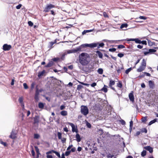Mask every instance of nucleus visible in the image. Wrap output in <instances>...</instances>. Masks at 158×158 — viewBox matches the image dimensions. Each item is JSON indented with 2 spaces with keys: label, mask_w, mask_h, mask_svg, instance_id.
Instances as JSON below:
<instances>
[{
  "label": "nucleus",
  "mask_w": 158,
  "mask_h": 158,
  "mask_svg": "<svg viewBox=\"0 0 158 158\" xmlns=\"http://www.w3.org/2000/svg\"><path fill=\"white\" fill-rule=\"evenodd\" d=\"M128 27V24L127 23H123L120 26V28L123 29V30H126V29H124V28H126Z\"/></svg>",
  "instance_id": "nucleus-15"
},
{
  "label": "nucleus",
  "mask_w": 158,
  "mask_h": 158,
  "mask_svg": "<svg viewBox=\"0 0 158 158\" xmlns=\"http://www.w3.org/2000/svg\"><path fill=\"white\" fill-rule=\"evenodd\" d=\"M57 136L58 138L59 139H61L62 138L61 137V134L60 132H58L57 133Z\"/></svg>",
  "instance_id": "nucleus-39"
},
{
  "label": "nucleus",
  "mask_w": 158,
  "mask_h": 158,
  "mask_svg": "<svg viewBox=\"0 0 158 158\" xmlns=\"http://www.w3.org/2000/svg\"><path fill=\"white\" fill-rule=\"evenodd\" d=\"M125 48V46L123 45H119L118 46V48L119 49L123 48Z\"/></svg>",
  "instance_id": "nucleus-46"
},
{
  "label": "nucleus",
  "mask_w": 158,
  "mask_h": 158,
  "mask_svg": "<svg viewBox=\"0 0 158 158\" xmlns=\"http://www.w3.org/2000/svg\"><path fill=\"white\" fill-rule=\"evenodd\" d=\"M156 52V50L153 49H149L148 52H144V55H147L149 53H152Z\"/></svg>",
  "instance_id": "nucleus-13"
},
{
  "label": "nucleus",
  "mask_w": 158,
  "mask_h": 158,
  "mask_svg": "<svg viewBox=\"0 0 158 158\" xmlns=\"http://www.w3.org/2000/svg\"><path fill=\"white\" fill-rule=\"evenodd\" d=\"M73 145L71 144V145H69V146L68 147V148L67 149V150L68 151L71 148L73 147Z\"/></svg>",
  "instance_id": "nucleus-62"
},
{
  "label": "nucleus",
  "mask_w": 158,
  "mask_h": 158,
  "mask_svg": "<svg viewBox=\"0 0 158 158\" xmlns=\"http://www.w3.org/2000/svg\"><path fill=\"white\" fill-rule=\"evenodd\" d=\"M76 149L74 147V148H72L71 149V150H70V151H71V152H75Z\"/></svg>",
  "instance_id": "nucleus-63"
},
{
  "label": "nucleus",
  "mask_w": 158,
  "mask_h": 158,
  "mask_svg": "<svg viewBox=\"0 0 158 158\" xmlns=\"http://www.w3.org/2000/svg\"><path fill=\"white\" fill-rule=\"evenodd\" d=\"M147 120L146 117H143L142 118V121L143 122L145 123Z\"/></svg>",
  "instance_id": "nucleus-44"
},
{
  "label": "nucleus",
  "mask_w": 158,
  "mask_h": 158,
  "mask_svg": "<svg viewBox=\"0 0 158 158\" xmlns=\"http://www.w3.org/2000/svg\"><path fill=\"white\" fill-rule=\"evenodd\" d=\"M39 93L38 91V89H37L35 91V93L34 97L35 99L36 102L38 101L39 100Z\"/></svg>",
  "instance_id": "nucleus-10"
},
{
  "label": "nucleus",
  "mask_w": 158,
  "mask_h": 158,
  "mask_svg": "<svg viewBox=\"0 0 158 158\" xmlns=\"http://www.w3.org/2000/svg\"><path fill=\"white\" fill-rule=\"evenodd\" d=\"M98 43H93L90 44H83L81 45V47L82 49L84 50V48L86 47H89L91 48H95L98 45Z\"/></svg>",
  "instance_id": "nucleus-2"
},
{
  "label": "nucleus",
  "mask_w": 158,
  "mask_h": 158,
  "mask_svg": "<svg viewBox=\"0 0 158 158\" xmlns=\"http://www.w3.org/2000/svg\"><path fill=\"white\" fill-rule=\"evenodd\" d=\"M16 134L15 133V130L14 129H12L10 135L9 136V137L12 139H15L16 137Z\"/></svg>",
  "instance_id": "nucleus-6"
},
{
  "label": "nucleus",
  "mask_w": 158,
  "mask_h": 158,
  "mask_svg": "<svg viewBox=\"0 0 158 158\" xmlns=\"http://www.w3.org/2000/svg\"><path fill=\"white\" fill-rule=\"evenodd\" d=\"M45 72V71L44 70L41 72H39L38 73V77L39 78H40L41 77L43 76Z\"/></svg>",
  "instance_id": "nucleus-17"
},
{
  "label": "nucleus",
  "mask_w": 158,
  "mask_h": 158,
  "mask_svg": "<svg viewBox=\"0 0 158 158\" xmlns=\"http://www.w3.org/2000/svg\"><path fill=\"white\" fill-rule=\"evenodd\" d=\"M61 141L63 143H64L66 142V139L64 138H62L61 139Z\"/></svg>",
  "instance_id": "nucleus-55"
},
{
  "label": "nucleus",
  "mask_w": 158,
  "mask_h": 158,
  "mask_svg": "<svg viewBox=\"0 0 158 158\" xmlns=\"http://www.w3.org/2000/svg\"><path fill=\"white\" fill-rule=\"evenodd\" d=\"M55 7V5L51 4H48L46 6L43 11L47 13L52 8Z\"/></svg>",
  "instance_id": "nucleus-5"
},
{
  "label": "nucleus",
  "mask_w": 158,
  "mask_h": 158,
  "mask_svg": "<svg viewBox=\"0 0 158 158\" xmlns=\"http://www.w3.org/2000/svg\"><path fill=\"white\" fill-rule=\"evenodd\" d=\"M145 68V67H144L143 66H140L139 68L137 69V71L139 72H141Z\"/></svg>",
  "instance_id": "nucleus-24"
},
{
  "label": "nucleus",
  "mask_w": 158,
  "mask_h": 158,
  "mask_svg": "<svg viewBox=\"0 0 158 158\" xmlns=\"http://www.w3.org/2000/svg\"><path fill=\"white\" fill-rule=\"evenodd\" d=\"M109 50L110 52H114L116 51V48H110L109 49Z\"/></svg>",
  "instance_id": "nucleus-42"
},
{
  "label": "nucleus",
  "mask_w": 158,
  "mask_h": 158,
  "mask_svg": "<svg viewBox=\"0 0 158 158\" xmlns=\"http://www.w3.org/2000/svg\"><path fill=\"white\" fill-rule=\"evenodd\" d=\"M145 76V74L143 73L140 75L139 76V78H143Z\"/></svg>",
  "instance_id": "nucleus-59"
},
{
  "label": "nucleus",
  "mask_w": 158,
  "mask_h": 158,
  "mask_svg": "<svg viewBox=\"0 0 158 158\" xmlns=\"http://www.w3.org/2000/svg\"><path fill=\"white\" fill-rule=\"evenodd\" d=\"M19 101L20 103H22L23 102V98L22 97H20L19 99Z\"/></svg>",
  "instance_id": "nucleus-48"
},
{
  "label": "nucleus",
  "mask_w": 158,
  "mask_h": 158,
  "mask_svg": "<svg viewBox=\"0 0 158 158\" xmlns=\"http://www.w3.org/2000/svg\"><path fill=\"white\" fill-rule=\"evenodd\" d=\"M86 125L87 127L89 128H90L91 127V124L87 121L86 122Z\"/></svg>",
  "instance_id": "nucleus-37"
},
{
  "label": "nucleus",
  "mask_w": 158,
  "mask_h": 158,
  "mask_svg": "<svg viewBox=\"0 0 158 158\" xmlns=\"http://www.w3.org/2000/svg\"><path fill=\"white\" fill-rule=\"evenodd\" d=\"M146 61L144 59H143L142 60V61L141 63V65L140 66H143L144 67H146Z\"/></svg>",
  "instance_id": "nucleus-21"
},
{
  "label": "nucleus",
  "mask_w": 158,
  "mask_h": 158,
  "mask_svg": "<svg viewBox=\"0 0 158 158\" xmlns=\"http://www.w3.org/2000/svg\"><path fill=\"white\" fill-rule=\"evenodd\" d=\"M21 6H22V5L19 4V5L16 6V8L17 9H20V8L21 7Z\"/></svg>",
  "instance_id": "nucleus-57"
},
{
  "label": "nucleus",
  "mask_w": 158,
  "mask_h": 158,
  "mask_svg": "<svg viewBox=\"0 0 158 158\" xmlns=\"http://www.w3.org/2000/svg\"><path fill=\"white\" fill-rule=\"evenodd\" d=\"M56 43V41L55 40L54 42H50L49 43L48 47L51 48L53 45Z\"/></svg>",
  "instance_id": "nucleus-29"
},
{
  "label": "nucleus",
  "mask_w": 158,
  "mask_h": 158,
  "mask_svg": "<svg viewBox=\"0 0 158 158\" xmlns=\"http://www.w3.org/2000/svg\"><path fill=\"white\" fill-rule=\"evenodd\" d=\"M146 151L145 150H143L141 153V156L142 157L144 156H146Z\"/></svg>",
  "instance_id": "nucleus-33"
},
{
  "label": "nucleus",
  "mask_w": 158,
  "mask_h": 158,
  "mask_svg": "<svg viewBox=\"0 0 158 158\" xmlns=\"http://www.w3.org/2000/svg\"><path fill=\"white\" fill-rule=\"evenodd\" d=\"M0 143L2 145H3L5 147L7 146V144L6 142H3L1 139H0Z\"/></svg>",
  "instance_id": "nucleus-35"
},
{
  "label": "nucleus",
  "mask_w": 158,
  "mask_h": 158,
  "mask_svg": "<svg viewBox=\"0 0 158 158\" xmlns=\"http://www.w3.org/2000/svg\"><path fill=\"white\" fill-rule=\"evenodd\" d=\"M65 108V106L64 105H61L60 107V110H63Z\"/></svg>",
  "instance_id": "nucleus-61"
},
{
  "label": "nucleus",
  "mask_w": 158,
  "mask_h": 158,
  "mask_svg": "<svg viewBox=\"0 0 158 158\" xmlns=\"http://www.w3.org/2000/svg\"><path fill=\"white\" fill-rule=\"evenodd\" d=\"M44 105L43 103L40 102L38 104V107L42 109L44 108Z\"/></svg>",
  "instance_id": "nucleus-31"
},
{
  "label": "nucleus",
  "mask_w": 158,
  "mask_h": 158,
  "mask_svg": "<svg viewBox=\"0 0 158 158\" xmlns=\"http://www.w3.org/2000/svg\"><path fill=\"white\" fill-rule=\"evenodd\" d=\"M138 18L140 19L146 20L147 19V18L146 17L144 16H140Z\"/></svg>",
  "instance_id": "nucleus-41"
},
{
  "label": "nucleus",
  "mask_w": 158,
  "mask_h": 158,
  "mask_svg": "<svg viewBox=\"0 0 158 158\" xmlns=\"http://www.w3.org/2000/svg\"><path fill=\"white\" fill-rule=\"evenodd\" d=\"M98 72L100 74H102L103 72V70L102 69L100 68L98 69Z\"/></svg>",
  "instance_id": "nucleus-34"
},
{
  "label": "nucleus",
  "mask_w": 158,
  "mask_h": 158,
  "mask_svg": "<svg viewBox=\"0 0 158 158\" xmlns=\"http://www.w3.org/2000/svg\"><path fill=\"white\" fill-rule=\"evenodd\" d=\"M114 156L113 155H111L109 153L107 155V157L108 158H112Z\"/></svg>",
  "instance_id": "nucleus-49"
},
{
  "label": "nucleus",
  "mask_w": 158,
  "mask_h": 158,
  "mask_svg": "<svg viewBox=\"0 0 158 158\" xmlns=\"http://www.w3.org/2000/svg\"><path fill=\"white\" fill-rule=\"evenodd\" d=\"M83 88V86L81 85H77V89L78 90H80Z\"/></svg>",
  "instance_id": "nucleus-40"
},
{
  "label": "nucleus",
  "mask_w": 158,
  "mask_h": 158,
  "mask_svg": "<svg viewBox=\"0 0 158 158\" xmlns=\"http://www.w3.org/2000/svg\"><path fill=\"white\" fill-rule=\"evenodd\" d=\"M34 123L38 124L39 123V117L38 116L36 115L34 118Z\"/></svg>",
  "instance_id": "nucleus-12"
},
{
  "label": "nucleus",
  "mask_w": 158,
  "mask_h": 158,
  "mask_svg": "<svg viewBox=\"0 0 158 158\" xmlns=\"http://www.w3.org/2000/svg\"><path fill=\"white\" fill-rule=\"evenodd\" d=\"M96 85L97 83L95 82H94L91 85V86L92 87H94L95 86H96Z\"/></svg>",
  "instance_id": "nucleus-60"
},
{
  "label": "nucleus",
  "mask_w": 158,
  "mask_h": 158,
  "mask_svg": "<svg viewBox=\"0 0 158 158\" xmlns=\"http://www.w3.org/2000/svg\"><path fill=\"white\" fill-rule=\"evenodd\" d=\"M53 63L52 61L49 62L46 66L45 67L47 68L50 67L53 64Z\"/></svg>",
  "instance_id": "nucleus-26"
},
{
  "label": "nucleus",
  "mask_w": 158,
  "mask_h": 158,
  "mask_svg": "<svg viewBox=\"0 0 158 158\" xmlns=\"http://www.w3.org/2000/svg\"><path fill=\"white\" fill-rule=\"evenodd\" d=\"M81 112L84 115L86 116L89 113V109L87 106L81 105Z\"/></svg>",
  "instance_id": "nucleus-4"
},
{
  "label": "nucleus",
  "mask_w": 158,
  "mask_h": 158,
  "mask_svg": "<svg viewBox=\"0 0 158 158\" xmlns=\"http://www.w3.org/2000/svg\"><path fill=\"white\" fill-rule=\"evenodd\" d=\"M60 114L62 116H66L68 114L67 112L65 110H63L60 112Z\"/></svg>",
  "instance_id": "nucleus-27"
},
{
  "label": "nucleus",
  "mask_w": 158,
  "mask_h": 158,
  "mask_svg": "<svg viewBox=\"0 0 158 158\" xmlns=\"http://www.w3.org/2000/svg\"><path fill=\"white\" fill-rule=\"evenodd\" d=\"M107 87L108 86L107 85H104V87L101 89V90L105 93H106L107 92Z\"/></svg>",
  "instance_id": "nucleus-19"
},
{
  "label": "nucleus",
  "mask_w": 158,
  "mask_h": 158,
  "mask_svg": "<svg viewBox=\"0 0 158 158\" xmlns=\"http://www.w3.org/2000/svg\"><path fill=\"white\" fill-rule=\"evenodd\" d=\"M90 57L89 55L86 53H82L79 56V60L83 65H87L89 62Z\"/></svg>",
  "instance_id": "nucleus-1"
},
{
  "label": "nucleus",
  "mask_w": 158,
  "mask_h": 158,
  "mask_svg": "<svg viewBox=\"0 0 158 158\" xmlns=\"http://www.w3.org/2000/svg\"><path fill=\"white\" fill-rule=\"evenodd\" d=\"M71 152V151H66L65 152V156H68L70 154Z\"/></svg>",
  "instance_id": "nucleus-45"
},
{
  "label": "nucleus",
  "mask_w": 158,
  "mask_h": 158,
  "mask_svg": "<svg viewBox=\"0 0 158 158\" xmlns=\"http://www.w3.org/2000/svg\"><path fill=\"white\" fill-rule=\"evenodd\" d=\"M93 30H84L82 32V35H84L86 34V33H89L93 31Z\"/></svg>",
  "instance_id": "nucleus-25"
},
{
  "label": "nucleus",
  "mask_w": 158,
  "mask_h": 158,
  "mask_svg": "<svg viewBox=\"0 0 158 158\" xmlns=\"http://www.w3.org/2000/svg\"><path fill=\"white\" fill-rule=\"evenodd\" d=\"M120 121L122 125H124L126 124L125 121L121 119Z\"/></svg>",
  "instance_id": "nucleus-54"
},
{
  "label": "nucleus",
  "mask_w": 158,
  "mask_h": 158,
  "mask_svg": "<svg viewBox=\"0 0 158 158\" xmlns=\"http://www.w3.org/2000/svg\"><path fill=\"white\" fill-rule=\"evenodd\" d=\"M148 45L150 46H152L155 44V43L154 42H152L150 40H148Z\"/></svg>",
  "instance_id": "nucleus-28"
},
{
  "label": "nucleus",
  "mask_w": 158,
  "mask_h": 158,
  "mask_svg": "<svg viewBox=\"0 0 158 158\" xmlns=\"http://www.w3.org/2000/svg\"><path fill=\"white\" fill-rule=\"evenodd\" d=\"M141 131L142 132L147 133V130L146 128H143L142 129Z\"/></svg>",
  "instance_id": "nucleus-50"
},
{
  "label": "nucleus",
  "mask_w": 158,
  "mask_h": 158,
  "mask_svg": "<svg viewBox=\"0 0 158 158\" xmlns=\"http://www.w3.org/2000/svg\"><path fill=\"white\" fill-rule=\"evenodd\" d=\"M141 44L146 45L147 44V42L145 40H143L142 41L141 40Z\"/></svg>",
  "instance_id": "nucleus-56"
},
{
  "label": "nucleus",
  "mask_w": 158,
  "mask_h": 158,
  "mask_svg": "<svg viewBox=\"0 0 158 158\" xmlns=\"http://www.w3.org/2000/svg\"><path fill=\"white\" fill-rule=\"evenodd\" d=\"M129 97L130 100L132 102H133L134 100V97L133 94V92L132 91L129 94Z\"/></svg>",
  "instance_id": "nucleus-14"
},
{
  "label": "nucleus",
  "mask_w": 158,
  "mask_h": 158,
  "mask_svg": "<svg viewBox=\"0 0 158 158\" xmlns=\"http://www.w3.org/2000/svg\"><path fill=\"white\" fill-rule=\"evenodd\" d=\"M40 137V135L38 134H35L34 135V139H38Z\"/></svg>",
  "instance_id": "nucleus-32"
},
{
  "label": "nucleus",
  "mask_w": 158,
  "mask_h": 158,
  "mask_svg": "<svg viewBox=\"0 0 158 158\" xmlns=\"http://www.w3.org/2000/svg\"><path fill=\"white\" fill-rule=\"evenodd\" d=\"M148 85L150 89H153L155 87V84L154 81L151 80L148 81Z\"/></svg>",
  "instance_id": "nucleus-11"
},
{
  "label": "nucleus",
  "mask_w": 158,
  "mask_h": 158,
  "mask_svg": "<svg viewBox=\"0 0 158 158\" xmlns=\"http://www.w3.org/2000/svg\"><path fill=\"white\" fill-rule=\"evenodd\" d=\"M105 44L104 43H98V45L97 46L98 49H99L100 48V47H103Z\"/></svg>",
  "instance_id": "nucleus-30"
},
{
  "label": "nucleus",
  "mask_w": 158,
  "mask_h": 158,
  "mask_svg": "<svg viewBox=\"0 0 158 158\" xmlns=\"http://www.w3.org/2000/svg\"><path fill=\"white\" fill-rule=\"evenodd\" d=\"M144 148L147 150L149 151L150 153H152L153 152L152 148L150 146L145 147Z\"/></svg>",
  "instance_id": "nucleus-16"
},
{
  "label": "nucleus",
  "mask_w": 158,
  "mask_h": 158,
  "mask_svg": "<svg viewBox=\"0 0 158 158\" xmlns=\"http://www.w3.org/2000/svg\"><path fill=\"white\" fill-rule=\"evenodd\" d=\"M158 118H155L153 120L150 121V122L148 123V125H151L152 124L155 123L156 122H157L158 121Z\"/></svg>",
  "instance_id": "nucleus-18"
},
{
  "label": "nucleus",
  "mask_w": 158,
  "mask_h": 158,
  "mask_svg": "<svg viewBox=\"0 0 158 158\" xmlns=\"http://www.w3.org/2000/svg\"><path fill=\"white\" fill-rule=\"evenodd\" d=\"M69 125L72 128V131L74 132H75L76 133L78 132V130L77 129H75V125L73 123H69Z\"/></svg>",
  "instance_id": "nucleus-9"
},
{
  "label": "nucleus",
  "mask_w": 158,
  "mask_h": 158,
  "mask_svg": "<svg viewBox=\"0 0 158 158\" xmlns=\"http://www.w3.org/2000/svg\"><path fill=\"white\" fill-rule=\"evenodd\" d=\"M96 53L98 54L99 58H102L103 55L101 52L99 51H97Z\"/></svg>",
  "instance_id": "nucleus-23"
},
{
  "label": "nucleus",
  "mask_w": 158,
  "mask_h": 158,
  "mask_svg": "<svg viewBox=\"0 0 158 158\" xmlns=\"http://www.w3.org/2000/svg\"><path fill=\"white\" fill-rule=\"evenodd\" d=\"M11 46L10 45L5 44L3 46V49L5 51H9L11 49Z\"/></svg>",
  "instance_id": "nucleus-7"
},
{
  "label": "nucleus",
  "mask_w": 158,
  "mask_h": 158,
  "mask_svg": "<svg viewBox=\"0 0 158 158\" xmlns=\"http://www.w3.org/2000/svg\"><path fill=\"white\" fill-rule=\"evenodd\" d=\"M52 60L54 61H57L59 60V58H54L52 59Z\"/></svg>",
  "instance_id": "nucleus-58"
},
{
  "label": "nucleus",
  "mask_w": 158,
  "mask_h": 158,
  "mask_svg": "<svg viewBox=\"0 0 158 158\" xmlns=\"http://www.w3.org/2000/svg\"><path fill=\"white\" fill-rule=\"evenodd\" d=\"M132 69L131 67L130 68H128L127 70H126L125 71V73L127 74H128L131 71V70Z\"/></svg>",
  "instance_id": "nucleus-38"
},
{
  "label": "nucleus",
  "mask_w": 158,
  "mask_h": 158,
  "mask_svg": "<svg viewBox=\"0 0 158 158\" xmlns=\"http://www.w3.org/2000/svg\"><path fill=\"white\" fill-rule=\"evenodd\" d=\"M115 84V81L112 79H111L110 81L109 86V87H111V86H112L113 85H114Z\"/></svg>",
  "instance_id": "nucleus-22"
},
{
  "label": "nucleus",
  "mask_w": 158,
  "mask_h": 158,
  "mask_svg": "<svg viewBox=\"0 0 158 158\" xmlns=\"http://www.w3.org/2000/svg\"><path fill=\"white\" fill-rule=\"evenodd\" d=\"M54 153H55L56 154V155L59 157V158H60L61 157H60V154L59 153V152L56 151H55V152Z\"/></svg>",
  "instance_id": "nucleus-47"
},
{
  "label": "nucleus",
  "mask_w": 158,
  "mask_h": 158,
  "mask_svg": "<svg viewBox=\"0 0 158 158\" xmlns=\"http://www.w3.org/2000/svg\"><path fill=\"white\" fill-rule=\"evenodd\" d=\"M84 51V49L81 48V45L77 47L75 49H72L71 50H68L67 51V52L68 54H70L71 53H79L80 52H81Z\"/></svg>",
  "instance_id": "nucleus-3"
},
{
  "label": "nucleus",
  "mask_w": 158,
  "mask_h": 158,
  "mask_svg": "<svg viewBox=\"0 0 158 158\" xmlns=\"http://www.w3.org/2000/svg\"><path fill=\"white\" fill-rule=\"evenodd\" d=\"M47 155V158H53V156L51 155H49V154H46Z\"/></svg>",
  "instance_id": "nucleus-64"
},
{
  "label": "nucleus",
  "mask_w": 158,
  "mask_h": 158,
  "mask_svg": "<svg viewBox=\"0 0 158 158\" xmlns=\"http://www.w3.org/2000/svg\"><path fill=\"white\" fill-rule=\"evenodd\" d=\"M125 40L127 41H135L136 43L140 44H141V40L138 38L135 39H127Z\"/></svg>",
  "instance_id": "nucleus-8"
},
{
  "label": "nucleus",
  "mask_w": 158,
  "mask_h": 158,
  "mask_svg": "<svg viewBox=\"0 0 158 158\" xmlns=\"http://www.w3.org/2000/svg\"><path fill=\"white\" fill-rule=\"evenodd\" d=\"M117 86L119 88H121L122 87V84L121 82L120 81H119L117 84Z\"/></svg>",
  "instance_id": "nucleus-36"
},
{
  "label": "nucleus",
  "mask_w": 158,
  "mask_h": 158,
  "mask_svg": "<svg viewBox=\"0 0 158 158\" xmlns=\"http://www.w3.org/2000/svg\"><path fill=\"white\" fill-rule=\"evenodd\" d=\"M118 56L119 57L121 58L124 56V54L122 53H119L118 54Z\"/></svg>",
  "instance_id": "nucleus-53"
},
{
  "label": "nucleus",
  "mask_w": 158,
  "mask_h": 158,
  "mask_svg": "<svg viewBox=\"0 0 158 158\" xmlns=\"http://www.w3.org/2000/svg\"><path fill=\"white\" fill-rule=\"evenodd\" d=\"M23 86L24 88L25 89H27L28 88V86L27 85L26 83H24L23 84Z\"/></svg>",
  "instance_id": "nucleus-51"
},
{
  "label": "nucleus",
  "mask_w": 158,
  "mask_h": 158,
  "mask_svg": "<svg viewBox=\"0 0 158 158\" xmlns=\"http://www.w3.org/2000/svg\"><path fill=\"white\" fill-rule=\"evenodd\" d=\"M76 140L78 142H80L81 140V138L79 134H77L76 135Z\"/></svg>",
  "instance_id": "nucleus-20"
},
{
  "label": "nucleus",
  "mask_w": 158,
  "mask_h": 158,
  "mask_svg": "<svg viewBox=\"0 0 158 158\" xmlns=\"http://www.w3.org/2000/svg\"><path fill=\"white\" fill-rule=\"evenodd\" d=\"M55 151H54V150H51L50 151H48V152H47L46 153V154H51L52 153H54V152H55Z\"/></svg>",
  "instance_id": "nucleus-43"
},
{
  "label": "nucleus",
  "mask_w": 158,
  "mask_h": 158,
  "mask_svg": "<svg viewBox=\"0 0 158 158\" xmlns=\"http://www.w3.org/2000/svg\"><path fill=\"white\" fill-rule=\"evenodd\" d=\"M28 25L30 26H31V27L33 25V23L31 21H29L28 22Z\"/></svg>",
  "instance_id": "nucleus-52"
}]
</instances>
